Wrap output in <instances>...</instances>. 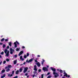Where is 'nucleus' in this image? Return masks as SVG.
<instances>
[{"label":"nucleus","mask_w":78,"mask_h":78,"mask_svg":"<svg viewBox=\"0 0 78 78\" xmlns=\"http://www.w3.org/2000/svg\"><path fill=\"white\" fill-rule=\"evenodd\" d=\"M34 70L35 71L33 72V73H34V74H36V73H37L36 71H37V66H36V65H34Z\"/></svg>","instance_id":"nucleus-1"},{"label":"nucleus","mask_w":78,"mask_h":78,"mask_svg":"<svg viewBox=\"0 0 78 78\" xmlns=\"http://www.w3.org/2000/svg\"><path fill=\"white\" fill-rule=\"evenodd\" d=\"M43 70H44V72H48V69L46 67H43Z\"/></svg>","instance_id":"nucleus-2"},{"label":"nucleus","mask_w":78,"mask_h":78,"mask_svg":"<svg viewBox=\"0 0 78 78\" xmlns=\"http://www.w3.org/2000/svg\"><path fill=\"white\" fill-rule=\"evenodd\" d=\"M14 71H12V74H11L10 75V74H8V76H9L10 77H11V76H12V75H14Z\"/></svg>","instance_id":"nucleus-3"},{"label":"nucleus","mask_w":78,"mask_h":78,"mask_svg":"<svg viewBox=\"0 0 78 78\" xmlns=\"http://www.w3.org/2000/svg\"><path fill=\"white\" fill-rule=\"evenodd\" d=\"M12 67L11 65H9L8 66H6L5 68V69H9V68H11Z\"/></svg>","instance_id":"nucleus-4"},{"label":"nucleus","mask_w":78,"mask_h":78,"mask_svg":"<svg viewBox=\"0 0 78 78\" xmlns=\"http://www.w3.org/2000/svg\"><path fill=\"white\" fill-rule=\"evenodd\" d=\"M28 69V67H26L25 69L24 70V71H23V73H26V72L27 71Z\"/></svg>","instance_id":"nucleus-5"},{"label":"nucleus","mask_w":78,"mask_h":78,"mask_svg":"<svg viewBox=\"0 0 78 78\" xmlns=\"http://www.w3.org/2000/svg\"><path fill=\"white\" fill-rule=\"evenodd\" d=\"M50 69L51 70H52L53 71V72H55V71H56V69L55 68H54L53 67H51L50 68Z\"/></svg>","instance_id":"nucleus-6"},{"label":"nucleus","mask_w":78,"mask_h":78,"mask_svg":"<svg viewBox=\"0 0 78 78\" xmlns=\"http://www.w3.org/2000/svg\"><path fill=\"white\" fill-rule=\"evenodd\" d=\"M23 51H22L20 52L19 54H18V55L20 56L22 54H23Z\"/></svg>","instance_id":"nucleus-7"},{"label":"nucleus","mask_w":78,"mask_h":78,"mask_svg":"<svg viewBox=\"0 0 78 78\" xmlns=\"http://www.w3.org/2000/svg\"><path fill=\"white\" fill-rule=\"evenodd\" d=\"M9 51H8L6 54V55H5V56H6L7 57H8V56H9Z\"/></svg>","instance_id":"nucleus-8"},{"label":"nucleus","mask_w":78,"mask_h":78,"mask_svg":"<svg viewBox=\"0 0 78 78\" xmlns=\"http://www.w3.org/2000/svg\"><path fill=\"white\" fill-rule=\"evenodd\" d=\"M37 67H39L41 66V64H40V63H39V62L37 63Z\"/></svg>","instance_id":"nucleus-9"},{"label":"nucleus","mask_w":78,"mask_h":78,"mask_svg":"<svg viewBox=\"0 0 78 78\" xmlns=\"http://www.w3.org/2000/svg\"><path fill=\"white\" fill-rule=\"evenodd\" d=\"M64 75V76H66V77H67V74L65 72L63 73Z\"/></svg>","instance_id":"nucleus-10"},{"label":"nucleus","mask_w":78,"mask_h":78,"mask_svg":"<svg viewBox=\"0 0 78 78\" xmlns=\"http://www.w3.org/2000/svg\"><path fill=\"white\" fill-rule=\"evenodd\" d=\"M14 44L15 45L14 47L15 48H17V44L16 42H15L14 43Z\"/></svg>","instance_id":"nucleus-11"},{"label":"nucleus","mask_w":78,"mask_h":78,"mask_svg":"<svg viewBox=\"0 0 78 78\" xmlns=\"http://www.w3.org/2000/svg\"><path fill=\"white\" fill-rule=\"evenodd\" d=\"M33 61V58H32L31 59H30V60H29L28 61V62H32V61Z\"/></svg>","instance_id":"nucleus-12"},{"label":"nucleus","mask_w":78,"mask_h":78,"mask_svg":"<svg viewBox=\"0 0 78 78\" xmlns=\"http://www.w3.org/2000/svg\"><path fill=\"white\" fill-rule=\"evenodd\" d=\"M43 61H41V64L42 66L44 65V62H45V60L44 59H42Z\"/></svg>","instance_id":"nucleus-13"},{"label":"nucleus","mask_w":78,"mask_h":78,"mask_svg":"<svg viewBox=\"0 0 78 78\" xmlns=\"http://www.w3.org/2000/svg\"><path fill=\"white\" fill-rule=\"evenodd\" d=\"M20 59L21 60H22V61H24V59H23V58H22V56H21L20 57Z\"/></svg>","instance_id":"nucleus-14"},{"label":"nucleus","mask_w":78,"mask_h":78,"mask_svg":"<svg viewBox=\"0 0 78 78\" xmlns=\"http://www.w3.org/2000/svg\"><path fill=\"white\" fill-rule=\"evenodd\" d=\"M19 70H17L16 71V72L15 73L16 74V75H18V74H19Z\"/></svg>","instance_id":"nucleus-15"},{"label":"nucleus","mask_w":78,"mask_h":78,"mask_svg":"<svg viewBox=\"0 0 78 78\" xmlns=\"http://www.w3.org/2000/svg\"><path fill=\"white\" fill-rule=\"evenodd\" d=\"M9 45L10 46V47H11V46H12V43H11V42H9Z\"/></svg>","instance_id":"nucleus-16"},{"label":"nucleus","mask_w":78,"mask_h":78,"mask_svg":"<svg viewBox=\"0 0 78 78\" xmlns=\"http://www.w3.org/2000/svg\"><path fill=\"white\" fill-rule=\"evenodd\" d=\"M23 70V69H22V68H20V72H22Z\"/></svg>","instance_id":"nucleus-17"},{"label":"nucleus","mask_w":78,"mask_h":78,"mask_svg":"<svg viewBox=\"0 0 78 78\" xmlns=\"http://www.w3.org/2000/svg\"><path fill=\"white\" fill-rule=\"evenodd\" d=\"M17 63V60H15L14 61V64H16Z\"/></svg>","instance_id":"nucleus-18"},{"label":"nucleus","mask_w":78,"mask_h":78,"mask_svg":"<svg viewBox=\"0 0 78 78\" xmlns=\"http://www.w3.org/2000/svg\"><path fill=\"white\" fill-rule=\"evenodd\" d=\"M7 51H8V50L7 49H5L4 50V52L5 53H6V52H7Z\"/></svg>","instance_id":"nucleus-19"},{"label":"nucleus","mask_w":78,"mask_h":78,"mask_svg":"<svg viewBox=\"0 0 78 78\" xmlns=\"http://www.w3.org/2000/svg\"><path fill=\"white\" fill-rule=\"evenodd\" d=\"M9 71H10V69H9V68H7V69L6 70V71L9 72Z\"/></svg>","instance_id":"nucleus-20"},{"label":"nucleus","mask_w":78,"mask_h":78,"mask_svg":"<svg viewBox=\"0 0 78 78\" xmlns=\"http://www.w3.org/2000/svg\"><path fill=\"white\" fill-rule=\"evenodd\" d=\"M59 72H60V73H62V72H63V71H62V70H61V69H60V70H59Z\"/></svg>","instance_id":"nucleus-21"},{"label":"nucleus","mask_w":78,"mask_h":78,"mask_svg":"<svg viewBox=\"0 0 78 78\" xmlns=\"http://www.w3.org/2000/svg\"><path fill=\"white\" fill-rule=\"evenodd\" d=\"M5 74H4V75L1 76V78H4V77H5Z\"/></svg>","instance_id":"nucleus-22"},{"label":"nucleus","mask_w":78,"mask_h":78,"mask_svg":"<svg viewBox=\"0 0 78 78\" xmlns=\"http://www.w3.org/2000/svg\"><path fill=\"white\" fill-rule=\"evenodd\" d=\"M5 72V70L4 69H3L2 71V73H4Z\"/></svg>","instance_id":"nucleus-23"},{"label":"nucleus","mask_w":78,"mask_h":78,"mask_svg":"<svg viewBox=\"0 0 78 78\" xmlns=\"http://www.w3.org/2000/svg\"><path fill=\"white\" fill-rule=\"evenodd\" d=\"M2 47H3V48H5V47H6V45L5 44H3Z\"/></svg>","instance_id":"nucleus-24"},{"label":"nucleus","mask_w":78,"mask_h":78,"mask_svg":"<svg viewBox=\"0 0 78 78\" xmlns=\"http://www.w3.org/2000/svg\"><path fill=\"white\" fill-rule=\"evenodd\" d=\"M5 38H2L1 40V42H2L3 41H4L5 40Z\"/></svg>","instance_id":"nucleus-25"},{"label":"nucleus","mask_w":78,"mask_h":78,"mask_svg":"<svg viewBox=\"0 0 78 78\" xmlns=\"http://www.w3.org/2000/svg\"><path fill=\"white\" fill-rule=\"evenodd\" d=\"M10 51H13V49H12V48H10Z\"/></svg>","instance_id":"nucleus-26"},{"label":"nucleus","mask_w":78,"mask_h":78,"mask_svg":"<svg viewBox=\"0 0 78 78\" xmlns=\"http://www.w3.org/2000/svg\"><path fill=\"white\" fill-rule=\"evenodd\" d=\"M19 50H20V48H17L16 51H19Z\"/></svg>","instance_id":"nucleus-27"},{"label":"nucleus","mask_w":78,"mask_h":78,"mask_svg":"<svg viewBox=\"0 0 78 78\" xmlns=\"http://www.w3.org/2000/svg\"><path fill=\"white\" fill-rule=\"evenodd\" d=\"M29 55H30V54H29V53H27V57H28V56H29Z\"/></svg>","instance_id":"nucleus-28"},{"label":"nucleus","mask_w":78,"mask_h":78,"mask_svg":"<svg viewBox=\"0 0 78 78\" xmlns=\"http://www.w3.org/2000/svg\"><path fill=\"white\" fill-rule=\"evenodd\" d=\"M6 61H7V62H9V59L7 58L6 59Z\"/></svg>","instance_id":"nucleus-29"},{"label":"nucleus","mask_w":78,"mask_h":78,"mask_svg":"<svg viewBox=\"0 0 78 78\" xmlns=\"http://www.w3.org/2000/svg\"><path fill=\"white\" fill-rule=\"evenodd\" d=\"M6 61L5 60H4L3 62V64H5V63H6Z\"/></svg>","instance_id":"nucleus-30"},{"label":"nucleus","mask_w":78,"mask_h":78,"mask_svg":"<svg viewBox=\"0 0 78 78\" xmlns=\"http://www.w3.org/2000/svg\"><path fill=\"white\" fill-rule=\"evenodd\" d=\"M16 44L17 43V44L19 45V43L17 41H16Z\"/></svg>","instance_id":"nucleus-31"},{"label":"nucleus","mask_w":78,"mask_h":78,"mask_svg":"<svg viewBox=\"0 0 78 78\" xmlns=\"http://www.w3.org/2000/svg\"><path fill=\"white\" fill-rule=\"evenodd\" d=\"M27 55H25L24 56V58H27Z\"/></svg>","instance_id":"nucleus-32"},{"label":"nucleus","mask_w":78,"mask_h":78,"mask_svg":"<svg viewBox=\"0 0 78 78\" xmlns=\"http://www.w3.org/2000/svg\"><path fill=\"white\" fill-rule=\"evenodd\" d=\"M38 72H41V69H39L38 70Z\"/></svg>","instance_id":"nucleus-33"},{"label":"nucleus","mask_w":78,"mask_h":78,"mask_svg":"<svg viewBox=\"0 0 78 78\" xmlns=\"http://www.w3.org/2000/svg\"><path fill=\"white\" fill-rule=\"evenodd\" d=\"M34 76H35V77H36L37 76H36V75H35V74H34L33 76V78H34Z\"/></svg>","instance_id":"nucleus-34"},{"label":"nucleus","mask_w":78,"mask_h":78,"mask_svg":"<svg viewBox=\"0 0 78 78\" xmlns=\"http://www.w3.org/2000/svg\"><path fill=\"white\" fill-rule=\"evenodd\" d=\"M51 76H49L47 77V78H51Z\"/></svg>","instance_id":"nucleus-35"},{"label":"nucleus","mask_w":78,"mask_h":78,"mask_svg":"<svg viewBox=\"0 0 78 78\" xmlns=\"http://www.w3.org/2000/svg\"><path fill=\"white\" fill-rule=\"evenodd\" d=\"M10 53L11 55H12V53H13V52H12V51H10Z\"/></svg>","instance_id":"nucleus-36"},{"label":"nucleus","mask_w":78,"mask_h":78,"mask_svg":"<svg viewBox=\"0 0 78 78\" xmlns=\"http://www.w3.org/2000/svg\"><path fill=\"white\" fill-rule=\"evenodd\" d=\"M58 76H57V75H55L54 76L55 77V78H57V77H58Z\"/></svg>","instance_id":"nucleus-37"},{"label":"nucleus","mask_w":78,"mask_h":78,"mask_svg":"<svg viewBox=\"0 0 78 78\" xmlns=\"http://www.w3.org/2000/svg\"><path fill=\"white\" fill-rule=\"evenodd\" d=\"M3 54H4V52L2 51L1 53V55H3Z\"/></svg>","instance_id":"nucleus-38"},{"label":"nucleus","mask_w":78,"mask_h":78,"mask_svg":"<svg viewBox=\"0 0 78 78\" xmlns=\"http://www.w3.org/2000/svg\"><path fill=\"white\" fill-rule=\"evenodd\" d=\"M5 41V42H8V39H6Z\"/></svg>","instance_id":"nucleus-39"},{"label":"nucleus","mask_w":78,"mask_h":78,"mask_svg":"<svg viewBox=\"0 0 78 78\" xmlns=\"http://www.w3.org/2000/svg\"><path fill=\"white\" fill-rule=\"evenodd\" d=\"M44 78V74H42L41 78Z\"/></svg>","instance_id":"nucleus-40"},{"label":"nucleus","mask_w":78,"mask_h":78,"mask_svg":"<svg viewBox=\"0 0 78 78\" xmlns=\"http://www.w3.org/2000/svg\"><path fill=\"white\" fill-rule=\"evenodd\" d=\"M22 48H23V49L24 48H25V46H23L22 47Z\"/></svg>","instance_id":"nucleus-41"},{"label":"nucleus","mask_w":78,"mask_h":78,"mask_svg":"<svg viewBox=\"0 0 78 78\" xmlns=\"http://www.w3.org/2000/svg\"><path fill=\"white\" fill-rule=\"evenodd\" d=\"M18 78V76H16L13 77V78Z\"/></svg>","instance_id":"nucleus-42"},{"label":"nucleus","mask_w":78,"mask_h":78,"mask_svg":"<svg viewBox=\"0 0 78 78\" xmlns=\"http://www.w3.org/2000/svg\"><path fill=\"white\" fill-rule=\"evenodd\" d=\"M50 73L48 72L47 74V75H50Z\"/></svg>","instance_id":"nucleus-43"},{"label":"nucleus","mask_w":78,"mask_h":78,"mask_svg":"<svg viewBox=\"0 0 78 78\" xmlns=\"http://www.w3.org/2000/svg\"><path fill=\"white\" fill-rule=\"evenodd\" d=\"M7 49H9V46H8L7 47Z\"/></svg>","instance_id":"nucleus-44"},{"label":"nucleus","mask_w":78,"mask_h":78,"mask_svg":"<svg viewBox=\"0 0 78 78\" xmlns=\"http://www.w3.org/2000/svg\"><path fill=\"white\" fill-rule=\"evenodd\" d=\"M14 57H15V58H17V55H15Z\"/></svg>","instance_id":"nucleus-45"},{"label":"nucleus","mask_w":78,"mask_h":78,"mask_svg":"<svg viewBox=\"0 0 78 78\" xmlns=\"http://www.w3.org/2000/svg\"><path fill=\"white\" fill-rule=\"evenodd\" d=\"M56 75H57L58 76H59L58 73H56Z\"/></svg>","instance_id":"nucleus-46"},{"label":"nucleus","mask_w":78,"mask_h":78,"mask_svg":"<svg viewBox=\"0 0 78 78\" xmlns=\"http://www.w3.org/2000/svg\"><path fill=\"white\" fill-rule=\"evenodd\" d=\"M56 73H55V72H54L53 73V74H54V75H56Z\"/></svg>","instance_id":"nucleus-47"},{"label":"nucleus","mask_w":78,"mask_h":78,"mask_svg":"<svg viewBox=\"0 0 78 78\" xmlns=\"http://www.w3.org/2000/svg\"><path fill=\"white\" fill-rule=\"evenodd\" d=\"M25 76H27L28 75V73H26L25 74Z\"/></svg>","instance_id":"nucleus-48"},{"label":"nucleus","mask_w":78,"mask_h":78,"mask_svg":"<svg viewBox=\"0 0 78 78\" xmlns=\"http://www.w3.org/2000/svg\"><path fill=\"white\" fill-rule=\"evenodd\" d=\"M70 75H67V77L68 78H69V77H70Z\"/></svg>","instance_id":"nucleus-49"},{"label":"nucleus","mask_w":78,"mask_h":78,"mask_svg":"<svg viewBox=\"0 0 78 78\" xmlns=\"http://www.w3.org/2000/svg\"><path fill=\"white\" fill-rule=\"evenodd\" d=\"M35 62H37V60H35Z\"/></svg>","instance_id":"nucleus-50"},{"label":"nucleus","mask_w":78,"mask_h":78,"mask_svg":"<svg viewBox=\"0 0 78 78\" xmlns=\"http://www.w3.org/2000/svg\"><path fill=\"white\" fill-rule=\"evenodd\" d=\"M0 45H3V43H0Z\"/></svg>","instance_id":"nucleus-51"},{"label":"nucleus","mask_w":78,"mask_h":78,"mask_svg":"<svg viewBox=\"0 0 78 78\" xmlns=\"http://www.w3.org/2000/svg\"><path fill=\"white\" fill-rule=\"evenodd\" d=\"M41 56H40V55H37V57H40Z\"/></svg>","instance_id":"nucleus-52"},{"label":"nucleus","mask_w":78,"mask_h":78,"mask_svg":"<svg viewBox=\"0 0 78 78\" xmlns=\"http://www.w3.org/2000/svg\"><path fill=\"white\" fill-rule=\"evenodd\" d=\"M2 61L1 62H0V65H1L2 64Z\"/></svg>","instance_id":"nucleus-53"},{"label":"nucleus","mask_w":78,"mask_h":78,"mask_svg":"<svg viewBox=\"0 0 78 78\" xmlns=\"http://www.w3.org/2000/svg\"><path fill=\"white\" fill-rule=\"evenodd\" d=\"M25 64H26V62H25L23 63V64H24V65H25Z\"/></svg>","instance_id":"nucleus-54"},{"label":"nucleus","mask_w":78,"mask_h":78,"mask_svg":"<svg viewBox=\"0 0 78 78\" xmlns=\"http://www.w3.org/2000/svg\"><path fill=\"white\" fill-rule=\"evenodd\" d=\"M26 62H28V60H26Z\"/></svg>","instance_id":"nucleus-55"},{"label":"nucleus","mask_w":78,"mask_h":78,"mask_svg":"<svg viewBox=\"0 0 78 78\" xmlns=\"http://www.w3.org/2000/svg\"><path fill=\"white\" fill-rule=\"evenodd\" d=\"M2 55H0V58H2Z\"/></svg>","instance_id":"nucleus-56"},{"label":"nucleus","mask_w":78,"mask_h":78,"mask_svg":"<svg viewBox=\"0 0 78 78\" xmlns=\"http://www.w3.org/2000/svg\"><path fill=\"white\" fill-rule=\"evenodd\" d=\"M23 64H21L20 65V66H23Z\"/></svg>","instance_id":"nucleus-57"},{"label":"nucleus","mask_w":78,"mask_h":78,"mask_svg":"<svg viewBox=\"0 0 78 78\" xmlns=\"http://www.w3.org/2000/svg\"><path fill=\"white\" fill-rule=\"evenodd\" d=\"M27 78H28L29 77V76H27Z\"/></svg>","instance_id":"nucleus-58"},{"label":"nucleus","mask_w":78,"mask_h":78,"mask_svg":"<svg viewBox=\"0 0 78 78\" xmlns=\"http://www.w3.org/2000/svg\"><path fill=\"white\" fill-rule=\"evenodd\" d=\"M36 76L37 75H38V73H36Z\"/></svg>","instance_id":"nucleus-59"},{"label":"nucleus","mask_w":78,"mask_h":78,"mask_svg":"<svg viewBox=\"0 0 78 78\" xmlns=\"http://www.w3.org/2000/svg\"><path fill=\"white\" fill-rule=\"evenodd\" d=\"M62 78H66V77H64V76L62 77Z\"/></svg>","instance_id":"nucleus-60"},{"label":"nucleus","mask_w":78,"mask_h":78,"mask_svg":"<svg viewBox=\"0 0 78 78\" xmlns=\"http://www.w3.org/2000/svg\"><path fill=\"white\" fill-rule=\"evenodd\" d=\"M12 51H14V49H13Z\"/></svg>","instance_id":"nucleus-61"},{"label":"nucleus","mask_w":78,"mask_h":78,"mask_svg":"<svg viewBox=\"0 0 78 78\" xmlns=\"http://www.w3.org/2000/svg\"><path fill=\"white\" fill-rule=\"evenodd\" d=\"M61 76H62V74H61Z\"/></svg>","instance_id":"nucleus-62"},{"label":"nucleus","mask_w":78,"mask_h":78,"mask_svg":"<svg viewBox=\"0 0 78 78\" xmlns=\"http://www.w3.org/2000/svg\"><path fill=\"white\" fill-rule=\"evenodd\" d=\"M58 71H59V70L58 69H57Z\"/></svg>","instance_id":"nucleus-63"},{"label":"nucleus","mask_w":78,"mask_h":78,"mask_svg":"<svg viewBox=\"0 0 78 78\" xmlns=\"http://www.w3.org/2000/svg\"><path fill=\"white\" fill-rule=\"evenodd\" d=\"M39 78H41V77H39Z\"/></svg>","instance_id":"nucleus-64"}]
</instances>
